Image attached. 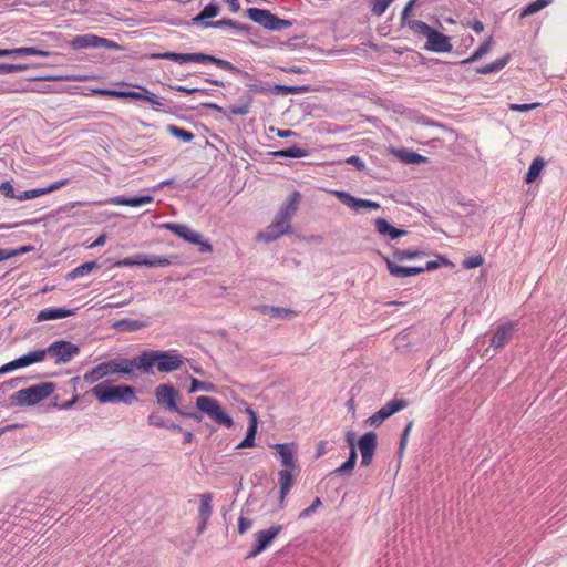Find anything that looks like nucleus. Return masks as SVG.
Masks as SVG:
<instances>
[{"label":"nucleus","instance_id":"obj_1","mask_svg":"<svg viewBox=\"0 0 567 567\" xmlns=\"http://www.w3.org/2000/svg\"><path fill=\"white\" fill-rule=\"evenodd\" d=\"M187 358L183 357L178 350H145L142 359V365L147 368V374L154 373V368L161 373H171L179 370Z\"/></svg>","mask_w":567,"mask_h":567},{"label":"nucleus","instance_id":"obj_2","mask_svg":"<svg viewBox=\"0 0 567 567\" xmlns=\"http://www.w3.org/2000/svg\"><path fill=\"white\" fill-rule=\"evenodd\" d=\"M195 404L196 408L198 409L197 412L181 409L178 415L192 419L196 422H202L203 413H205L209 419H212L217 424L224 425L227 429L233 427V419L221 409L219 402L216 399L212 396L202 395L196 399Z\"/></svg>","mask_w":567,"mask_h":567},{"label":"nucleus","instance_id":"obj_3","mask_svg":"<svg viewBox=\"0 0 567 567\" xmlns=\"http://www.w3.org/2000/svg\"><path fill=\"white\" fill-rule=\"evenodd\" d=\"M91 393L100 403L132 404L138 399L132 385H113L109 381L97 383L91 389Z\"/></svg>","mask_w":567,"mask_h":567},{"label":"nucleus","instance_id":"obj_4","mask_svg":"<svg viewBox=\"0 0 567 567\" xmlns=\"http://www.w3.org/2000/svg\"><path fill=\"white\" fill-rule=\"evenodd\" d=\"M55 389L52 382H43L17 391L12 395V404L17 406H32L49 398Z\"/></svg>","mask_w":567,"mask_h":567},{"label":"nucleus","instance_id":"obj_5","mask_svg":"<svg viewBox=\"0 0 567 567\" xmlns=\"http://www.w3.org/2000/svg\"><path fill=\"white\" fill-rule=\"evenodd\" d=\"M246 13L250 20L268 30L281 31L292 25L291 21L280 19L267 9L249 8Z\"/></svg>","mask_w":567,"mask_h":567},{"label":"nucleus","instance_id":"obj_6","mask_svg":"<svg viewBox=\"0 0 567 567\" xmlns=\"http://www.w3.org/2000/svg\"><path fill=\"white\" fill-rule=\"evenodd\" d=\"M163 228L172 231L176 236L183 238L185 241L199 246L202 254L210 252L213 246L208 240H203V236L198 231L192 230L187 225L177 223H166Z\"/></svg>","mask_w":567,"mask_h":567},{"label":"nucleus","instance_id":"obj_7","mask_svg":"<svg viewBox=\"0 0 567 567\" xmlns=\"http://www.w3.org/2000/svg\"><path fill=\"white\" fill-rule=\"evenodd\" d=\"M291 217L278 210L271 224L261 233L258 238L271 243L291 231Z\"/></svg>","mask_w":567,"mask_h":567},{"label":"nucleus","instance_id":"obj_8","mask_svg":"<svg viewBox=\"0 0 567 567\" xmlns=\"http://www.w3.org/2000/svg\"><path fill=\"white\" fill-rule=\"evenodd\" d=\"M80 353V348L66 340H56L44 349V354L55 359L56 364L68 363Z\"/></svg>","mask_w":567,"mask_h":567},{"label":"nucleus","instance_id":"obj_9","mask_svg":"<svg viewBox=\"0 0 567 567\" xmlns=\"http://www.w3.org/2000/svg\"><path fill=\"white\" fill-rule=\"evenodd\" d=\"M156 403L163 409L178 414L181 408L177 405L179 392L173 384H158L154 391Z\"/></svg>","mask_w":567,"mask_h":567},{"label":"nucleus","instance_id":"obj_10","mask_svg":"<svg viewBox=\"0 0 567 567\" xmlns=\"http://www.w3.org/2000/svg\"><path fill=\"white\" fill-rule=\"evenodd\" d=\"M282 525H274L255 534V544L247 553L246 558H254L270 546L276 536L282 530Z\"/></svg>","mask_w":567,"mask_h":567},{"label":"nucleus","instance_id":"obj_11","mask_svg":"<svg viewBox=\"0 0 567 567\" xmlns=\"http://www.w3.org/2000/svg\"><path fill=\"white\" fill-rule=\"evenodd\" d=\"M70 47L73 50L89 49V48H115L116 44L105 38L97 37L95 34L86 33L74 37L70 41Z\"/></svg>","mask_w":567,"mask_h":567},{"label":"nucleus","instance_id":"obj_12","mask_svg":"<svg viewBox=\"0 0 567 567\" xmlns=\"http://www.w3.org/2000/svg\"><path fill=\"white\" fill-rule=\"evenodd\" d=\"M144 357V351H142L138 355L133 359H112L114 372L115 374H124L131 375L134 371H140L143 374H147V368L142 365V359Z\"/></svg>","mask_w":567,"mask_h":567},{"label":"nucleus","instance_id":"obj_13","mask_svg":"<svg viewBox=\"0 0 567 567\" xmlns=\"http://www.w3.org/2000/svg\"><path fill=\"white\" fill-rule=\"evenodd\" d=\"M336 197L354 212L362 209H379L380 204L370 199L357 198L346 190H333Z\"/></svg>","mask_w":567,"mask_h":567},{"label":"nucleus","instance_id":"obj_14","mask_svg":"<svg viewBox=\"0 0 567 567\" xmlns=\"http://www.w3.org/2000/svg\"><path fill=\"white\" fill-rule=\"evenodd\" d=\"M361 454V466H369L372 463L377 450V434L372 431L364 433L358 441Z\"/></svg>","mask_w":567,"mask_h":567},{"label":"nucleus","instance_id":"obj_15","mask_svg":"<svg viewBox=\"0 0 567 567\" xmlns=\"http://www.w3.org/2000/svg\"><path fill=\"white\" fill-rule=\"evenodd\" d=\"M249 91L259 94H300L308 91L307 86H290L282 84H275L272 87L258 84H247Z\"/></svg>","mask_w":567,"mask_h":567},{"label":"nucleus","instance_id":"obj_16","mask_svg":"<svg viewBox=\"0 0 567 567\" xmlns=\"http://www.w3.org/2000/svg\"><path fill=\"white\" fill-rule=\"evenodd\" d=\"M425 49L432 52L447 53L452 51V44L447 35L432 29L426 38Z\"/></svg>","mask_w":567,"mask_h":567},{"label":"nucleus","instance_id":"obj_17","mask_svg":"<svg viewBox=\"0 0 567 567\" xmlns=\"http://www.w3.org/2000/svg\"><path fill=\"white\" fill-rule=\"evenodd\" d=\"M134 266H146L150 268L154 267H168L172 265V260L165 256H157L152 254H135L132 256Z\"/></svg>","mask_w":567,"mask_h":567},{"label":"nucleus","instance_id":"obj_18","mask_svg":"<svg viewBox=\"0 0 567 567\" xmlns=\"http://www.w3.org/2000/svg\"><path fill=\"white\" fill-rule=\"evenodd\" d=\"M112 360L104 361L95 365L92 370L83 374V381L93 384L103 378L115 374Z\"/></svg>","mask_w":567,"mask_h":567},{"label":"nucleus","instance_id":"obj_19","mask_svg":"<svg viewBox=\"0 0 567 567\" xmlns=\"http://www.w3.org/2000/svg\"><path fill=\"white\" fill-rule=\"evenodd\" d=\"M279 454L281 460V465L285 468H295L296 467V453L297 446L296 443H276L272 446Z\"/></svg>","mask_w":567,"mask_h":567},{"label":"nucleus","instance_id":"obj_20","mask_svg":"<svg viewBox=\"0 0 567 567\" xmlns=\"http://www.w3.org/2000/svg\"><path fill=\"white\" fill-rule=\"evenodd\" d=\"M136 87L144 92L143 101L152 104L155 111L171 113L173 111L172 101H168L165 97H158L154 93H152L148 89L142 85H136Z\"/></svg>","mask_w":567,"mask_h":567},{"label":"nucleus","instance_id":"obj_21","mask_svg":"<svg viewBox=\"0 0 567 567\" xmlns=\"http://www.w3.org/2000/svg\"><path fill=\"white\" fill-rule=\"evenodd\" d=\"M384 261L386 264V268H388L390 275L395 278H405V277L420 275L423 272V269L421 268V266H415V267L399 266L393 260H391L389 257H384Z\"/></svg>","mask_w":567,"mask_h":567},{"label":"nucleus","instance_id":"obj_22","mask_svg":"<svg viewBox=\"0 0 567 567\" xmlns=\"http://www.w3.org/2000/svg\"><path fill=\"white\" fill-rule=\"evenodd\" d=\"M75 315L74 309L66 308H47L42 309L37 315V322H43L48 320L64 319Z\"/></svg>","mask_w":567,"mask_h":567},{"label":"nucleus","instance_id":"obj_23","mask_svg":"<svg viewBox=\"0 0 567 567\" xmlns=\"http://www.w3.org/2000/svg\"><path fill=\"white\" fill-rule=\"evenodd\" d=\"M291 468H284L278 472V481L280 485L279 491V505L280 508L285 505V499L293 485V475Z\"/></svg>","mask_w":567,"mask_h":567},{"label":"nucleus","instance_id":"obj_24","mask_svg":"<svg viewBox=\"0 0 567 567\" xmlns=\"http://www.w3.org/2000/svg\"><path fill=\"white\" fill-rule=\"evenodd\" d=\"M374 227L375 230L383 237H388L389 239H396L404 235H406V230L399 229L392 226L386 219L384 218H377L374 220Z\"/></svg>","mask_w":567,"mask_h":567},{"label":"nucleus","instance_id":"obj_25","mask_svg":"<svg viewBox=\"0 0 567 567\" xmlns=\"http://www.w3.org/2000/svg\"><path fill=\"white\" fill-rule=\"evenodd\" d=\"M68 182H69V179H60V181H56V182L50 184L47 187L33 188V189L21 192V196H19V198L20 199L37 198L39 196L45 195L48 193H51V192H54V190L61 188L62 186L66 185Z\"/></svg>","mask_w":567,"mask_h":567},{"label":"nucleus","instance_id":"obj_26","mask_svg":"<svg viewBox=\"0 0 567 567\" xmlns=\"http://www.w3.org/2000/svg\"><path fill=\"white\" fill-rule=\"evenodd\" d=\"M258 311L264 315H268L270 318L282 320H289L296 316V312L291 309L267 305L258 307Z\"/></svg>","mask_w":567,"mask_h":567},{"label":"nucleus","instance_id":"obj_27","mask_svg":"<svg viewBox=\"0 0 567 567\" xmlns=\"http://www.w3.org/2000/svg\"><path fill=\"white\" fill-rule=\"evenodd\" d=\"M513 332V324L507 323L497 328L491 339V346L494 348H503L509 340Z\"/></svg>","mask_w":567,"mask_h":567},{"label":"nucleus","instance_id":"obj_28","mask_svg":"<svg viewBox=\"0 0 567 567\" xmlns=\"http://www.w3.org/2000/svg\"><path fill=\"white\" fill-rule=\"evenodd\" d=\"M252 104V96L245 94L239 97L238 102L230 104L227 110L231 115H247L250 112Z\"/></svg>","mask_w":567,"mask_h":567},{"label":"nucleus","instance_id":"obj_29","mask_svg":"<svg viewBox=\"0 0 567 567\" xmlns=\"http://www.w3.org/2000/svg\"><path fill=\"white\" fill-rule=\"evenodd\" d=\"M99 94L111 96V97H123V99H131V100H138L143 101L144 92L138 91H126V90H96L95 91Z\"/></svg>","mask_w":567,"mask_h":567},{"label":"nucleus","instance_id":"obj_30","mask_svg":"<svg viewBox=\"0 0 567 567\" xmlns=\"http://www.w3.org/2000/svg\"><path fill=\"white\" fill-rule=\"evenodd\" d=\"M251 414V422L246 432L245 437L236 445V450L252 447L255 445V436L257 432V421L252 411H249Z\"/></svg>","mask_w":567,"mask_h":567},{"label":"nucleus","instance_id":"obj_31","mask_svg":"<svg viewBox=\"0 0 567 567\" xmlns=\"http://www.w3.org/2000/svg\"><path fill=\"white\" fill-rule=\"evenodd\" d=\"M220 8L217 3L210 2L206 4L200 12L193 18V22L197 25L203 24L206 20L218 16Z\"/></svg>","mask_w":567,"mask_h":567},{"label":"nucleus","instance_id":"obj_32","mask_svg":"<svg viewBox=\"0 0 567 567\" xmlns=\"http://www.w3.org/2000/svg\"><path fill=\"white\" fill-rule=\"evenodd\" d=\"M300 198L301 195L298 190L292 192L289 195V197L284 202L279 210L292 218L298 209Z\"/></svg>","mask_w":567,"mask_h":567},{"label":"nucleus","instance_id":"obj_33","mask_svg":"<svg viewBox=\"0 0 567 567\" xmlns=\"http://www.w3.org/2000/svg\"><path fill=\"white\" fill-rule=\"evenodd\" d=\"M97 267H99V265L95 260L86 261V262L75 267L71 271H69L66 274L65 278H66V280H74L76 278L84 277V276L89 275L90 272H92Z\"/></svg>","mask_w":567,"mask_h":567},{"label":"nucleus","instance_id":"obj_34","mask_svg":"<svg viewBox=\"0 0 567 567\" xmlns=\"http://www.w3.org/2000/svg\"><path fill=\"white\" fill-rule=\"evenodd\" d=\"M509 60H511V55L505 54L504 56L498 58L496 61H494L492 63H488V64L477 68L476 72L480 74H489V73L498 72L507 65Z\"/></svg>","mask_w":567,"mask_h":567},{"label":"nucleus","instance_id":"obj_35","mask_svg":"<svg viewBox=\"0 0 567 567\" xmlns=\"http://www.w3.org/2000/svg\"><path fill=\"white\" fill-rule=\"evenodd\" d=\"M271 154L275 157L302 158L309 155V150L292 145L284 150L275 151Z\"/></svg>","mask_w":567,"mask_h":567},{"label":"nucleus","instance_id":"obj_36","mask_svg":"<svg viewBox=\"0 0 567 567\" xmlns=\"http://www.w3.org/2000/svg\"><path fill=\"white\" fill-rule=\"evenodd\" d=\"M213 494L204 493L199 495L198 518L209 519L213 513Z\"/></svg>","mask_w":567,"mask_h":567},{"label":"nucleus","instance_id":"obj_37","mask_svg":"<svg viewBox=\"0 0 567 567\" xmlns=\"http://www.w3.org/2000/svg\"><path fill=\"white\" fill-rule=\"evenodd\" d=\"M544 167H545V161L543 157L537 156L536 158H534L528 167L527 174L525 176V182L527 184L535 182L538 178V176L540 175Z\"/></svg>","mask_w":567,"mask_h":567},{"label":"nucleus","instance_id":"obj_38","mask_svg":"<svg viewBox=\"0 0 567 567\" xmlns=\"http://www.w3.org/2000/svg\"><path fill=\"white\" fill-rule=\"evenodd\" d=\"M45 358L44 349H39L29 353H25L18 358L21 368L29 367L33 363L43 361Z\"/></svg>","mask_w":567,"mask_h":567},{"label":"nucleus","instance_id":"obj_39","mask_svg":"<svg viewBox=\"0 0 567 567\" xmlns=\"http://www.w3.org/2000/svg\"><path fill=\"white\" fill-rule=\"evenodd\" d=\"M153 59L169 60L178 64L189 63V53L163 52L152 55Z\"/></svg>","mask_w":567,"mask_h":567},{"label":"nucleus","instance_id":"obj_40","mask_svg":"<svg viewBox=\"0 0 567 567\" xmlns=\"http://www.w3.org/2000/svg\"><path fill=\"white\" fill-rule=\"evenodd\" d=\"M166 130L171 135L182 140L185 143H189L195 138V135L192 132L186 131V130L178 127L176 125H173V124L167 125Z\"/></svg>","mask_w":567,"mask_h":567},{"label":"nucleus","instance_id":"obj_41","mask_svg":"<svg viewBox=\"0 0 567 567\" xmlns=\"http://www.w3.org/2000/svg\"><path fill=\"white\" fill-rule=\"evenodd\" d=\"M405 25L409 27L414 33H417L425 38H427V35L433 29L431 25L421 20H409L405 22Z\"/></svg>","mask_w":567,"mask_h":567},{"label":"nucleus","instance_id":"obj_42","mask_svg":"<svg viewBox=\"0 0 567 567\" xmlns=\"http://www.w3.org/2000/svg\"><path fill=\"white\" fill-rule=\"evenodd\" d=\"M550 2L551 0H535L533 2H529L523 8L520 17L524 18L537 13L538 11L547 7Z\"/></svg>","mask_w":567,"mask_h":567},{"label":"nucleus","instance_id":"obj_43","mask_svg":"<svg viewBox=\"0 0 567 567\" xmlns=\"http://www.w3.org/2000/svg\"><path fill=\"white\" fill-rule=\"evenodd\" d=\"M109 204L118 205V206H131L137 207L141 206L140 196L136 197H125L123 195L112 197L107 200Z\"/></svg>","mask_w":567,"mask_h":567},{"label":"nucleus","instance_id":"obj_44","mask_svg":"<svg viewBox=\"0 0 567 567\" xmlns=\"http://www.w3.org/2000/svg\"><path fill=\"white\" fill-rule=\"evenodd\" d=\"M409 405L406 400L403 399H392L386 402L382 408L388 412L390 416L400 412Z\"/></svg>","mask_w":567,"mask_h":567},{"label":"nucleus","instance_id":"obj_45","mask_svg":"<svg viewBox=\"0 0 567 567\" xmlns=\"http://www.w3.org/2000/svg\"><path fill=\"white\" fill-rule=\"evenodd\" d=\"M421 256H424V252L421 250H412V249H395L393 251V258L395 260H405V259H416Z\"/></svg>","mask_w":567,"mask_h":567},{"label":"nucleus","instance_id":"obj_46","mask_svg":"<svg viewBox=\"0 0 567 567\" xmlns=\"http://www.w3.org/2000/svg\"><path fill=\"white\" fill-rule=\"evenodd\" d=\"M116 327L123 331H137L145 327V323L140 320L122 319L116 323Z\"/></svg>","mask_w":567,"mask_h":567},{"label":"nucleus","instance_id":"obj_47","mask_svg":"<svg viewBox=\"0 0 567 567\" xmlns=\"http://www.w3.org/2000/svg\"><path fill=\"white\" fill-rule=\"evenodd\" d=\"M401 158L406 164H422L427 161V158L416 152H408L404 151L401 153Z\"/></svg>","mask_w":567,"mask_h":567},{"label":"nucleus","instance_id":"obj_48","mask_svg":"<svg viewBox=\"0 0 567 567\" xmlns=\"http://www.w3.org/2000/svg\"><path fill=\"white\" fill-rule=\"evenodd\" d=\"M389 417L390 415L388 414V412L383 408H380L374 414H372L370 417L365 420V423L369 425L379 426Z\"/></svg>","mask_w":567,"mask_h":567},{"label":"nucleus","instance_id":"obj_49","mask_svg":"<svg viewBox=\"0 0 567 567\" xmlns=\"http://www.w3.org/2000/svg\"><path fill=\"white\" fill-rule=\"evenodd\" d=\"M394 0H372L371 12L374 16H382Z\"/></svg>","mask_w":567,"mask_h":567},{"label":"nucleus","instance_id":"obj_50","mask_svg":"<svg viewBox=\"0 0 567 567\" xmlns=\"http://www.w3.org/2000/svg\"><path fill=\"white\" fill-rule=\"evenodd\" d=\"M197 391L213 392L214 391V385L212 383L203 382V381H199V380H197L195 378H192L190 386H189L188 392L189 393H195Z\"/></svg>","mask_w":567,"mask_h":567},{"label":"nucleus","instance_id":"obj_51","mask_svg":"<svg viewBox=\"0 0 567 567\" xmlns=\"http://www.w3.org/2000/svg\"><path fill=\"white\" fill-rule=\"evenodd\" d=\"M0 193L7 198H14L19 202H24L25 199H20L21 193L16 194L13 185L9 181H4L0 184Z\"/></svg>","mask_w":567,"mask_h":567},{"label":"nucleus","instance_id":"obj_52","mask_svg":"<svg viewBox=\"0 0 567 567\" xmlns=\"http://www.w3.org/2000/svg\"><path fill=\"white\" fill-rule=\"evenodd\" d=\"M212 63L217 65L218 68H220L223 70H226V71L233 73V74H235L236 72H239V68H237L236 65H234L229 61L220 59V58H217V56L213 58Z\"/></svg>","mask_w":567,"mask_h":567},{"label":"nucleus","instance_id":"obj_53","mask_svg":"<svg viewBox=\"0 0 567 567\" xmlns=\"http://www.w3.org/2000/svg\"><path fill=\"white\" fill-rule=\"evenodd\" d=\"M85 78L84 76H80V75H44V76H40L39 80H43V81H82L84 80Z\"/></svg>","mask_w":567,"mask_h":567},{"label":"nucleus","instance_id":"obj_54","mask_svg":"<svg viewBox=\"0 0 567 567\" xmlns=\"http://www.w3.org/2000/svg\"><path fill=\"white\" fill-rule=\"evenodd\" d=\"M484 262V258L481 255L472 256L468 258H465L462 261V266L465 269H473L482 266Z\"/></svg>","mask_w":567,"mask_h":567},{"label":"nucleus","instance_id":"obj_55","mask_svg":"<svg viewBox=\"0 0 567 567\" xmlns=\"http://www.w3.org/2000/svg\"><path fill=\"white\" fill-rule=\"evenodd\" d=\"M539 105H540V103H538V102L523 103V104L511 103L508 105V109L511 111H515V112H528V111H532V110L538 107Z\"/></svg>","mask_w":567,"mask_h":567},{"label":"nucleus","instance_id":"obj_56","mask_svg":"<svg viewBox=\"0 0 567 567\" xmlns=\"http://www.w3.org/2000/svg\"><path fill=\"white\" fill-rule=\"evenodd\" d=\"M413 427V421H410L403 432H402V435H401V439H400V443H399V454L402 455L404 450H405V446H406V443H408V437H409V434L411 432Z\"/></svg>","mask_w":567,"mask_h":567},{"label":"nucleus","instance_id":"obj_57","mask_svg":"<svg viewBox=\"0 0 567 567\" xmlns=\"http://www.w3.org/2000/svg\"><path fill=\"white\" fill-rule=\"evenodd\" d=\"M354 464L346 461L339 467L334 468L329 475H350L354 468Z\"/></svg>","mask_w":567,"mask_h":567},{"label":"nucleus","instance_id":"obj_58","mask_svg":"<svg viewBox=\"0 0 567 567\" xmlns=\"http://www.w3.org/2000/svg\"><path fill=\"white\" fill-rule=\"evenodd\" d=\"M214 55L196 52L189 53V63H212Z\"/></svg>","mask_w":567,"mask_h":567},{"label":"nucleus","instance_id":"obj_59","mask_svg":"<svg viewBox=\"0 0 567 567\" xmlns=\"http://www.w3.org/2000/svg\"><path fill=\"white\" fill-rule=\"evenodd\" d=\"M321 505H322L321 499L319 497H316L310 506L306 507L305 509H302L300 512L299 518H307V517L311 516L317 511V508H319Z\"/></svg>","mask_w":567,"mask_h":567},{"label":"nucleus","instance_id":"obj_60","mask_svg":"<svg viewBox=\"0 0 567 567\" xmlns=\"http://www.w3.org/2000/svg\"><path fill=\"white\" fill-rule=\"evenodd\" d=\"M147 422L150 425L152 426H155V427H165L166 425V421L165 419L159 414V413H156V412H153L151 413L148 416H147Z\"/></svg>","mask_w":567,"mask_h":567},{"label":"nucleus","instance_id":"obj_61","mask_svg":"<svg viewBox=\"0 0 567 567\" xmlns=\"http://www.w3.org/2000/svg\"><path fill=\"white\" fill-rule=\"evenodd\" d=\"M346 439H347L348 444L350 445L349 456H348L347 461H349L355 465L358 455H357V451L354 449L352 433L348 432Z\"/></svg>","mask_w":567,"mask_h":567},{"label":"nucleus","instance_id":"obj_62","mask_svg":"<svg viewBox=\"0 0 567 567\" xmlns=\"http://www.w3.org/2000/svg\"><path fill=\"white\" fill-rule=\"evenodd\" d=\"M234 25V20L231 19H221V20H218V21H214V22H205L204 23V27L206 28H215V29H220V28H224V27H231Z\"/></svg>","mask_w":567,"mask_h":567},{"label":"nucleus","instance_id":"obj_63","mask_svg":"<svg viewBox=\"0 0 567 567\" xmlns=\"http://www.w3.org/2000/svg\"><path fill=\"white\" fill-rule=\"evenodd\" d=\"M238 533L239 534H244L246 533L248 529L251 528L252 526V520L247 518V517H244V516H240L238 518Z\"/></svg>","mask_w":567,"mask_h":567},{"label":"nucleus","instance_id":"obj_64","mask_svg":"<svg viewBox=\"0 0 567 567\" xmlns=\"http://www.w3.org/2000/svg\"><path fill=\"white\" fill-rule=\"evenodd\" d=\"M31 47H20L11 49V56L23 58L32 55Z\"/></svg>","mask_w":567,"mask_h":567}]
</instances>
